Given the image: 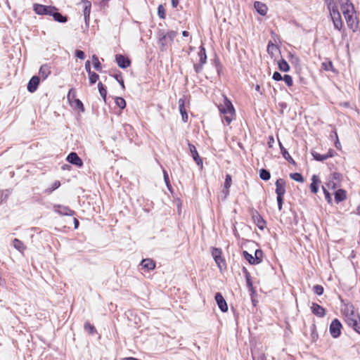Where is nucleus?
Wrapping results in <instances>:
<instances>
[{
  "instance_id": "obj_1",
  "label": "nucleus",
  "mask_w": 360,
  "mask_h": 360,
  "mask_svg": "<svg viewBox=\"0 0 360 360\" xmlns=\"http://www.w3.org/2000/svg\"><path fill=\"white\" fill-rule=\"evenodd\" d=\"M276 200L278 204V208L279 211H281L283 208V204L284 201V195L285 194V181L282 178H279L276 180Z\"/></svg>"
},
{
  "instance_id": "obj_2",
  "label": "nucleus",
  "mask_w": 360,
  "mask_h": 360,
  "mask_svg": "<svg viewBox=\"0 0 360 360\" xmlns=\"http://www.w3.org/2000/svg\"><path fill=\"white\" fill-rule=\"evenodd\" d=\"M219 110L222 115H235V109L233 104L226 96H224V104L218 105Z\"/></svg>"
},
{
  "instance_id": "obj_3",
  "label": "nucleus",
  "mask_w": 360,
  "mask_h": 360,
  "mask_svg": "<svg viewBox=\"0 0 360 360\" xmlns=\"http://www.w3.org/2000/svg\"><path fill=\"white\" fill-rule=\"evenodd\" d=\"M33 10L37 15H51V14H52V11L56 10V7L53 6H45L39 4H34L33 5Z\"/></svg>"
},
{
  "instance_id": "obj_4",
  "label": "nucleus",
  "mask_w": 360,
  "mask_h": 360,
  "mask_svg": "<svg viewBox=\"0 0 360 360\" xmlns=\"http://www.w3.org/2000/svg\"><path fill=\"white\" fill-rule=\"evenodd\" d=\"M342 312L345 316V321L348 326L350 323L349 320L360 319L359 314L354 312V306L352 304L346 306L342 310Z\"/></svg>"
},
{
  "instance_id": "obj_5",
  "label": "nucleus",
  "mask_w": 360,
  "mask_h": 360,
  "mask_svg": "<svg viewBox=\"0 0 360 360\" xmlns=\"http://www.w3.org/2000/svg\"><path fill=\"white\" fill-rule=\"evenodd\" d=\"M342 328V326L341 322L338 319H333L329 326V332L330 335L333 338H339L341 335Z\"/></svg>"
},
{
  "instance_id": "obj_6",
  "label": "nucleus",
  "mask_w": 360,
  "mask_h": 360,
  "mask_svg": "<svg viewBox=\"0 0 360 360\" xmlns=\"http://www.w3.org/2000/svg\"><path fill=\"white\" fill-rule=\"evenodd\" d=\"M329 13L333 22L334 27L338 30H340L342 27V21L338 8L330 11Z\"/></svg>"
},
{
  "instance_id": "obj_7",
  "label": "nucleus",
  "mask_w": 360,
  "mask_h": 360,
  "mask_svg": "<svg viewBox=\"0 0 360 360\" xmlns=\"http://www.w3.org/2000/svg\"><path fill=\"white\" fill-rule=\"evenodd\" d=\"M353 12L354 10L352 11V8L342 12L348 27L352 29L356 28L357 26L356 18L353 16Z\"/></svg>"
},
{
  "instance_id": "obj_8",
  "label": "nucleus",
  "mask_w": 360,
  "mask_h": 360,
  "mask_svg": "<svg viewBox=\"0 0 360 360\" xmlns=\"http://www.w3.org/2000/svg\"><path fill=\"white\" fill-rule=\"evenodd\" d=\"M53 210L55 212L63 216H73L75 214V211L71 210L69 207L61 205H55L53 206Z\"/></svg>"
},
{
  "instance_id": "obj_9",
  "label": "nucleus",
  "mask_w": 360,
  "mask_h": 360,
  "mask_svg": "<svg viewBox=\"0 0 360 360\" xmlns=\"http://www.w3.org/2000/svg\"><path fill=\"white\" fill-rule=\"evenodd\" d=\"M66 160L72 164L78 167H82L83 166V161L79 157L77 153L75 152H71L66 158Z\"/></svg>"
},
{
  "instance_id": "obj_10",
  "label": "nucleus",
  "mask_w": 360,
  "mask_h": 360,
  "mask_svg": "<svg viewBox=\"0 0 360 360\" xmlns=\"http://www.w3.org/2000/svg\"><path fill=\"white\" fill-rule=\"evenodd\" d=\"M252 218L254 221V223L257 226V227L259 229H264L266 226V221L263 219V217L259 214L257 211H252Z\"/></svg>"
},
{
  "instance_id": "obj_11",
  "label": "nucleus",
  "mask_w": 360,
  "mask_h": 360,
  "mask_svg": "<svg viewBox=\"0 0 360 360\" xmlns=\"http://www.w3.org/2000/svg\"><path fill=\"white\" fill-rule=\"evenodd\" d=\"M115 61L117 65L122 69H125L131 65L130 59L122 54H117L115 56Z\"/></svg>"
},
{
  "instance_id": "obj_12",
  "label": "nucleus",
  "mask_w": 360,
  "mask_h": 360,
  "mask_svg": "<svg viewBox=\"0 0 360 360\" xmlns=\"http://www.w3.org/2000/svg\"><path fill=\"white\" fill-rule=\"evenodd\" d=\"M214 299L219 309L222 312H226L228 311V305L222 294L221 292H217L214 295Z\"/></svg>"
},
{
  "instance_id": "obj_13",
  "label": "nucleus",
  "mask_w": 360,
  "mask_h": 360,
  "mask_svg": "<svg viewBox=\"0 0 360 360\" xmlns=\"http://www.w3.org/2000/svg\"><path fill=\"white\" fill-rule=\"evenodd\" d=\"M188 148L190 150L191 155L192 156L195 162L197 164V165L200 166L202 167V160L200 157L195 146L193 144L188 143Z\"/></svg>"
},
{
  "instance_id": "obj_14",
  "label": "nucleus",
  "mask_w": 360,
  "mask_h": 360,
  "mask_svg": "<svg viewBox=\"0 0 360 360\" xmlns=\"http://www.w3.org/2000/svg\"><path fill=\"white\" fill-rule=\"evenodd\" d=\"M40 82V78L39 76L34 75L28 82L27 89L30 93H34L38 88Z\"/></svg>"
},
{
  "instance_id": "obj_15",
  "label": "nucleus",
  "mask_w": 360,
  "mask_h": 360,
  "mask_svg": "<svg viewBox=\"0 0 360 360\" xmlns=\"http://www.w3.org/2000/svg\"><path fill=\"white\" fill-rule=\"evenodd\" d=\"M312 314L318 317L322 318L326 315V309L317 303L313 302L311 306Z\"/></svg>"
},
{
  "instance_id": "obj_16",
  "label": "nucleus",
  "mask_w": 360,
  "mask_h": 360,
  "mask_svg": "<svg viewBox=\"0 0 360 360\" xmlns=\"http://www.w3.org/2000/svg\"><path fill=\"white\" fill-rule=\"evenodd\" d=\"M158 37H159L158 44L160 45V49H161V51H164L166 49L167 46V35H165V32L164 30H160L158 31Z\"/></svg>"
},
{
  "instance_id": "obj_17",
  "label": "nucleus",
  "mask_w": 360,
  "mask_h": 360,
  "mask_svg": "<svg viewBox=\"0 0 360 360\" xmlns=\"http://www.w3.org/2000/svg\"><path fill=\"white\" fill-rule=\"evenodd\" d=\"M141 266L143 269L150 271L155 268V262L153 259L150 258L143 259L141 262Z\"/></svg>"
},
{
  "instance_id": "obj_18",
  "label": "nucleus",
  "mask_w": 360,
  "mask_h": 360,
  "mask_svg": "<svg viewBox=\"0 0 360 360\" xmlns=\"http://www.w3.org/2000/svg\"><path fill=\"white\" fill-rule=\"evenodd\" d=\"M50 16H52L55 21L60 23H65L68 21V16L63 15L62 13L58 12V9L57 8L56 10L52 11V14H51Z\"/></svg>"
},
{
  "instance_id": "obj_19",
  "label": "nucleus",
  "mask_w": 360,
  "mask_h": 360,
  "mask_svg": "<svg viewBox=\"0 0 360 360\" xmlns=\"http://www.w3.org/2000/svg\"><path fill=\"white\" fill-rule=\"evenodd\" d=\"M279 143V147H280V149H281V155H283V158L285 160H286L289 163L293 165H296V162H295V160L292 159V158L290 155L289 153L288 152V150L284 148V146H283V144L281 143V141H278Z\"/></svg>"
},
{
  "instance_id": "obj_20",
  "label": "nucleus",
  "mask_w": 360,
  "mask_h": 360,
  "mask_svg": "<svg viewBox=\"0 0 360 360\" xmlns=\"http://www.w3.org/2000/svg\"><path fill=\"white\" fill-rule=\"evenodd\" d=\"M254 7L256 11L261 15H266L267 13V6L264 3L260 1H255L254 4Z\"/></svg>"
},
{
  "instance_id": "obj_21",
  "label": "nucleus",
  "mask_w": 360,
  "mask_h": 360,
  "mask_svg": "<svg viewBox=\"0 0 360 360\" xmlns=\"http://www.w3.org/2000/svg\"><path fill=\"white\" fill-rule=\"evenodd\" d=\"M51 68L47 64H44L40 67L39 74L43 80L46 79L51 74Z\"/></svg>"
},
{
  "instance_id": "obj_22",
  "label": "nucleus",
  "mask_w": 360,
  "mask_h": 360,
  "mask_svg": "<svg viewBox=\"0 0 360 360\" xmlns=\"http://www.w3.org/2000/svg\"><path fill=\"white\" fill-rule=\"evenodd\" d=\"M320 179L318 176L313 175L311 177V183L310 184V190L313 193H316L319 191V184Z\"/></svg>"
},
{
  "instance_id": "obj_23",
  "label": "nucleus",
  "mask_w": 360,
  "mask_h": 360,
  "mask_svg": "<svg viewBox=\"0 0 360 360\" xmlns=\"http://www.w3.org/2000/svg\"><path fill=\"white\" fill-rule=\"evenodd\" d=\"M178 103H179V108L180 113L181 115L182 120L184 122H186L188 121V114L185 109L184 100L182 98H180L179 100Z\"/></svg>"
},
{
  "instance_id": "obj_24",
  "label": "nucleus",
  "mask_w": 360,
  "mask_h": 360,
  "mask_svg": "<svg viewBox=\"0 0 360 360\" xmlns=\"http://www.w3.org/2000/svg\"><path fill=\"white\" fill-rule=\"evenodd\" d=\"M334 195H335V201L337 203L342 202L343 200H345L346 199V197H347L346 191L342 188L336 191L334 193Z\"/></svg>"
},
{
  "instance_id": "obj_25",
  "label": "nucleus",
  "mask_w": 360,
  "mask_h": 360,
  "mask_svg": "<svg viewBox=\"0 0 360 360\" xmlns=\"http://www.w3.org/2000/svg\"><path fill=\"white\" fill-rule=\"evenodd\" d=\"M339 4L340 5V8L342 12L345 11V10H349L352 8V11L354 10V6L352 3H349V0H338Z\"/></svg>"
},
{
  "instance_id": "obj_26",
  "label": "nucleus",
  "mask_w": 360,
  "mask_h": 360,
  "mask_svg": "<svg viewBox=\"0 0 360 360\" xmlns=\"http://www.w3.org/2000/svg\"><path fill=\"white\" fill-rule=\"evenodd\" d=\"M198 57H199V62L202 63H207V54L205 48L202 46H200L199 47V51H198Z\"/></svg>"
},
{
  "instance_id": "obj_27",
  "label": "nucleus",
  "mask_w": 360,
  "mask_h": 360,
  "mask_svg": "<svg viewBox=\"0 0 360 360\" xmlns=\"http://www.w3.org/2000/svg\"><path fill=\"white\" fill-rule=\"evenodd\" d=\"M278 69L282 71V72H287L290 70V65L288 63V62L283 59V58H281L278 63Z\"/></svg>"
},
{
  "instance_id": "obj_28",
  "label": "nucleus",
  "mask_w": 360,
  "mask_h": 360,
  "mask_svg": "<svg viewBox=\"0 0 360 360\" xmlns=\"http://www.w3.org/2000/svg\"><path fill=\"white\" fill-rule=\"evenodd\" d=\"M91 7V4L88 3L87 4H85V6H84V8L83 11L84 20H85L86 24H89V22Z\"/></svg>"
},
{
  "instance_id": "obj_29",
  "label": "nucleus",
  "mask_w": 360,
  "mask_h": 360,
  "mask_svg": "<svg viewBox=\"0 0 360 360\" xmlns=\"http://www.w3.org/2000/svg\"><path fill=\"white\" fill-rule=\"evenodd\" d=\"M13 245L16 250L21 252H22L26 249V247L23 243L18 238H15L13 240Z\"/></svg>"
},
{
  "instance_id": "obj_30",
  "label": "nucleus",
  "mask_w": 360,
  "mask_h": 360,
  "mask_svg": "<svg viewBox=\"0 0 360 360\" xmlns=\"http://www.w3.org/2000/svg\"><path fill=\"white\" fill-rule=\"evenodd\" d=\"M259 174L260 179L264 181H268L271 178L270 172L268 169H266L264 168H262L259 170Z\"/></svg>"
},
{
  "instance_id": "obj_31",
  "label": "nucleus",
  "mask_w": 360,
  "mask_h": 360,
  "mask_svg": "<svg viewBox=\"0 0 360 360\" xmlns=\"http://www.w3.org/2000/svg\"><path fill=\"white\" fill-rule=\"evenodd\" d=\"M243 257L250 264L255 265L257 264L256 262L255 261L254 256L250 254L248 251L244 250L243 252Z\"/></svg>"
},
{
  "instance_id": "obj_32",
  "label": "nucleus",
  "mask_w": 360,
  "mask_h": 360,
  "mask_svg": "<svg viewBox=\"0 0 360 360\" xmlns=\"http://www.w3.org/2000/svg\"><path fill=\"white\" fill-rule=\"evenodd\" d=\"M98 89L101 97L105 101L107 96L106 87L102 84V82H100L98 84Z\"/></svg>"
},
{
  "instance_id": "obj_33",
  "label": "nucleus",
  "mask_w": 360,
  "mask_h": 360,
  "mask_svg": "<svg viewBox=\"0 0 360 360\" xmlns=\"http://www.w3.org/2000/svg\"><path fill=\"white\" fill-rule=\"evenodd\" d=\"M92 62H93V66L94 69H96L97 71H101L102 65L100 63L98 58L96 55L92 56Z\"/></svg>"
},
{
  "instance_id": "obj_34",
  "label": "nucleus",
  "mask_w": 360,
  "mask_h": 360,
  "mask_svg": "<svg viewBox=\"0 0 360 360\" xmlns=\"http://www.w3.org/2000/svg\"><path fill=\"white\" fill-rule=\"evenodd\" d=\"M263 252L260 249H257L255 251V261L257 264H260L262 262Z\"/></svg>"
},
{
  "instance_id": "obj_35",
  "label": "nucleus",
  "mask_w": 360,
  "mask_h": 360,
  "mask_svg": "<svg viewBox=\"0 0 360 360\" xmlns=\"http://www.w3.org/2000/svg\"><path fill=\"white\" fill-rule=\"evenodd\" d=\"M112 76L120 84L122 89H125V86H124V80H123L121 72L118 71L117 73H115V75H112Z\"/></svg>"
},
{
  "instance_id": "obj_36",
  "label": "nucleus",
  "mask_w": 360,
  "mask_h": 360,
  "mask_svg": "<svg viewBox=\"0 0 360 360\" xmlns=\"http://www.w3.org/2000/svg\"><path fill=\"white\" fill-rule=\"evenodd\" d=\"M88 75L90 85L94 84L99 79V75L95 72L88 73Z\"/></svg>"
},
{
  "instance_id": "obj_37",
  "label": "nucleus",
  "mask_w": 360,
  "mask_h": 360,
  "mask_svg": "<svg viewBox=\"0 0 360 360\" xmlns=\"http://www.w3.org/2000/svg\"><path fill=\"white\" fill-rule=\"evenodd\" d=\"M311 154L316 161L323 162L327 160L326 155H321L315 150H311Z\"/></svg>"
},
{
  "instance_id": "obj_38",
  "label": "nucleus",
  "mask_w": 360,
  "mask_h": 360,
  "mask_svg": "<svg viewBox=\"0 0 360 360\" xmlns=\"http://www.w3.org/2000/svg\"><path fill=\"white\" fill-rule=\"evenodd\" d=\"M290 177L295 181L302 183L304 181V178L302 174L298 172L291 173L290 174Z\"/></svg>"
},
{
  "instance_id": "obj_39",
  "label": "nucleus",
  "mask_w": 360,
  "mask_h": 360,
  "mask_svg": "<svg viewBox=\"0 0 360 360\" xmlns=\"http://www.w3.org/2000/svg\"><path fill=\"white\" fill-rule=\"evenodd\" d=\"M76 91L74 88H71L69 91H68V94L67 95V98L68 100V101L72 103V102L76 99Z\"/></svg>"
},
{
  "instance_id": "obj_40",
  "label": "nucleus",
  "mask_w": 360,
  "mask_h": 360,
  "mask_svg": "<svg viewBox=\"0 0 360 360\" xmlns=\"http://www.w3.org/2000/svg\"><path fill=\"white\" fill-rule=\"evenodd\" d=\"M72 103H75V108L78 109L80 112H84V107L82 102L79 99H75Z\"/></svg>"
},
{
  "instance_id": "obj_41",
  "label": "nucleus",
  "mask_w": 360,
  "mask_h": 360,
  "mask_svg": "<svg viewBox=\"0 0 360 360\" xmlns=\"http://www.w3.org/2000/svg\"><path fill=\"white\" fill-rule=\"evenodd\" d=\"M328 11H332L338 8L335 0H324Z\"/></svg>"
},
{
  "instance_id": "obj_42",
  "label": "nucleus",
  "mask_w": 360,
  "mask_h": 360,
  "mask_svg": "<svg viewBox=\"0 0 360 360\" xmlns=\"http://www.w3.org/2000/svg\"><path fill=\"white\" fill-rule=\"evenodd\" d=\"M60 186V183L59 181H56L51 186V187L50 188H48L45 190V193H48V194H50L53 191H55L56 189H57L58 188H59V186Z\"/></svg>"
},
{
  "instance_id": "obj_43",
  "label": "nucleus",
  "mask_w": 360,
  "mask_h": 360,
  "mask_svg": "<svg viewBox=\"0 0 360 360\" xmlns=\"http://www.w3.org/2000/svg\"><path fill=\"white\" fill-rule=\"evenodd\" d=\"M115 103L120 109H124L126 107V101L122 97H116Z\"/></svg>"
},
{
  "instance_id": "obj_44",
  "label": "nucleus",
  "mask_w": 360,
  "mask_h": 360,
  "mask_svg": "<svg viewBox=\"0 0 360 360\" xmlns=\"http://www.w3.org/2000/svg\"><path fill=\"white\" fill-rule=\"evenodd\" d=\"M158 15L161 19H165L166 18L165 9L162 4L158 7Z\"/></svg>"
},
{
  "instance_id": "obj_45",
  "label": "nucleus",
  "mask_w": 360,
  "mask_h": 360,
  "mask_svg": "<svg viewBox=\"0 0 360 360\" xmlns=\"http://www.w3.org/2000/svg\"><path fill=\"white\" fill-rule=\"evenodd\" d=\"M313 291L317 295H321L324 292V289L323 287L321 285H315L313 287Z\"/></svg>"
},
{
  "instance_id": "obj_46",
  "label": "nucleus",
  "mask_w": 360,
  "mask_h": 360,
  "mask_svg": "<svg viewBox=\"0 0 360 360\" xmlns=\"http://www.w3.org/2000/svg\"><path fill=\"white\" fill-rule=\"evenodd\" d=\"M288 86H292L293 85L292 77L289 75H285L283 77V79Z\"/></svg>"
},
{
  "instance_id": "obj_47",
  "label": "nucleus",
  "mask_w": 360,
  "mask_h": 360,
  "mask_svg": "<svg viewBox=\"0 0 360 360\" xmlns=\"http://www.w3.org/2000/svg\"><path fill=\"white\" fill-rule=\"evenodd\" d=\"M232 184V178L229 174H227L225 177V181L224 184V188H230Z\"/></svg>"
},
{
  "instance_id": "obj_48",
  "label": "nucleus",
  "mask_w": 360,
  "mask_h": 360,
  "mask_svg": "<svg viewBox=\"0 0 360 360\" xmlns=\"http://www.w3.org/2000/svg\"><path fill=\"white\" fill-rule=\"evenodd\" d=\"M163 174H164V181H165V182L166 184V186H167V188L170 191H172V185H171L170 181H169V175H168L167 171L165 170V169L163 170Z\"/></svg>"
},
{
  "instance_id": "obj_49",
  "label": "nucleus",
  "mask_w": 360,
  "mask_h": 360,
  "mask_svg": "<svg viewBox=\"0 0 360 360\" xmlns=\"http://www.w3.org/2000/svg\"><path fill=\"white\" fill-rule=\"evenodd\" d=\"M84 329L88 330L90 334H94L96 332L95 327L89 322L85 323Z\"/></svg>"
},
{
  "instance_id": "obj_50",
  "label": "nucleus",
  "mask_w": 360,
  "mask_h": 360,
  "mask_svg": "<svg viewBox=\"0 0 360 360\" xmlns=\"http://www.w3.org/2000/svg\"><path fill=\"white\" fill-rule=\"evenodd\" d=\"M177 32L174 30H170L165 33V35H167V39L172 42L174 37L176 36Z\"/></svg>"
},
{
  "instance_id": "obj_51",
  "label": "nucleus",
  "mask_w": 360,
  "mask_h": 360,
  "mask_svg": "<svg viewBox=\"0 0 360 360\" xmlns=\"http://www.w3.org/2000/svg\"><path fill=\"white\" fill-rule=\"evenodd\" d=\"M212 255L213 258H218L221 255V250L219 248H212Z\"/></svg>"
},
{
  "instance_id": "obj_52",
  "label": "nucleus",
  "mask_w": 360,
  "mask_h": 360,
  "mask_svg": "<svg viewBox=\"0 0 360 360\" xmlns=\"http://www.w3.org/2000/svg\"><path fill=\"white\" fill-rule=\"evenodd\" d=\"M322 189H323L326 200H327V202L328 203H331L332 198H331L330 193L324 186L322 187Z\"/></svg>"
},
{
  "instance_id": "obj_53",
  "label": "nucleus",
  "mask_w": 360,
  "mask_h": 360,
  "mask_svg": "<svg viewBox=\"0 0 360 360\" xmlns=\"http://www.w3.org/2000/svg\"><path fill=\"white\" fill-rule=\"evenodd\" d=\"M205 63H202L199 62L194 65V70L196 73H200L202 70V67Z\"/></svg>"
},
{
  "instance_id": "obj_54",
  "label": "nucleus",
  "mask_w": 360,
  "mask_h": 360,
  "mask_svg": "<svg viewBox=\"0 0 360 360\" xmlns=\"http://www.w3.org/2000/svg\"><path fill=\"white\" fill-rule=\"evenodd\" d=\"M75 56L80 60H84L85 58V53L83 51L77 49L75 51Z\"/></svg>"
},
{
  "instance_id": "obj_55",
  "label": "nucleus",
  "mask_w": 360,
  "mask_h": 360,
  "mask_svg": "<svg viewBox=\"0 0 360 360\" xmlns=\"http://www.w3.org/2000/svg\"><path fill=\"white\" fill-rule=\"evenodd\" d=\"M233 116L229 114L223 115L222 120L225 121L227 124H229L233 120Z\"/></svg>"
},
{
  "instance_id": "obj_56",
  "label": "nucleus",
  "mask_w": 360,
  "mask_h": 360,
  "mask_svg": "<svg viewBox=\"0 0 360 360\" xmlns=\"http://www.w3.org/2000/svg\"><path fill=\"white\" fill-rule=\"evenodd\" d=\"M273 79L275 81H281L283 79V76L278 72H274L272 76Z\"/></svg>"
},
{
  "instance_id": "obj_57",
  "label": "nucleus",
  "mask_w": 360,
  "mask_h": 360,
  "mask_svg": "<svg viewBox=\"0 0 360 360\" xmlns=\"http://www.w3.org/2000/svg\"><path fill=\"white\" fill-rule=\"evenodd\" d=\"M322 67L325 70H329L333 68V63L330 61L328 63H323Z\"/></svg>"
},
{
  "instance_id": "obj_58",
  "label": "nucleus",
  "mask_w": 360,
  "mask_h": 360,
  "mask_svg": "<svg viewBox=\"0 0 360 360\" xmlns=\"http://www.w3.org/2000/svg\"><path fill=\"white\" fill-rule=\"evenodd\" d=\"M336 154V152L333 149H329L328 153L326 155V159L330 158H333Z\"/></svg>"
},
{
  "instance_id": "obj_59",
  "label": "nucleus",
  "mask_w": 360,
  "mask_h": 360,
  "mask_svg": "<svg viewBox=\"0 0 360 360\" xmlns=\"http://www.w3.org/2000/svg\"><path fill=\"white\" fill-rule=\"evenodd\" d=\"M333 133H334V135H335V136L336 138V141L335 142V146L336 148L340 149V147H341V145H340V143L339 139H338V134H337V132L335 131H333Z\"/></svg>"
},
{
  "instance_id": "obj_60",
  "label": "nucleus",
  "mask_w": 360,
  "mask_h": 360,
  "mask_svg": "<svg viewBox=\"0 0 360 360\" xmlns=\"http://www.w3.org/2000/svg\"><path fill=\"white\" fill-rule=\"evenodd\" d=\"M274 142H275V141H274V136H269L267 143H268V146L269 148H272L273 147V145H274Z\"/></svg>"
},
{
  "instance_id": "obj_61",
  "label": "nucleus",
  "mask_w": 360,
  "mask_h": 360,
  "mask_svg": "<svg viewBox=\"0 0 360 360\" xmlns=\"http://www.w3.org/2000/svg\"><path fill=\"white\" fill-rule=\"evenodd\" d=\"M85 70L87 72V73L92 72L91 70V63L89 60H86L85 63Z\"/></svg>"
},
{
  "instance_id": "obj_62",
  "label": "nucleus",
  "mask_w": 360,
  "mask_h": 360,
  "mask_svg": "<svg viewBox=\"0 0 360 360\" xmlns=\"http://www.w3.org/2000/svg\"><path fill=\"white\" fill-rule=\"evenodd\" d=\"M341 174L338 172H334L333 174V179L336 181H340L341 178Z\"/></svg>"
},
{
  "instance_id": "obj_63",
  "label": "nucleus",
  "mask_w": 360,
  "mask_h": 360,
  "mask_svg": "<svg viewBox=\"0 0 360 360\" xmlns=\"http://www.w3.org/2000/svg\"><path fill=\"white\" fill-rule=\"evenodd\" d=\"M218 266L221 269V262H224V259H222L221 256H220L218 258L214 259Z\"/></svg>"
},
{
  "instance_id": "obj_64",
  "label": "nucleus",
  "mask_w": 360,
  "mask_h": 360,
  "mask_svg": "<svg viewBox=\"0 0 360 360\" xmlns=\"http://www.w3.org/2000/svg\"><path fill=\"white\" fill-rule=\"evenodd\" d=\"M222 193L224 194L223 200H226L227 196L229 195V188H224V190L222 191Z\"/></svg>"
}]
</instances>
